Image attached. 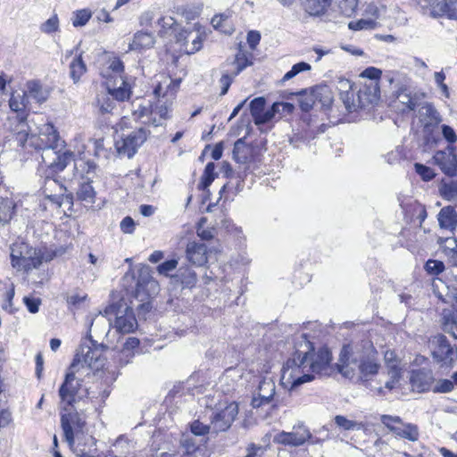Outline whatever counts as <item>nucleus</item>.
<instances>
[{"label":"nucleus","mask_w":457,"mask_h":457,"mask_svg":"<svg viewBox=\"0 0 457 457\" xmlns=\"http://www.w3.org/2000/svg\"><path fill=\"white\" fill-rule=\"evenodd\" d=\"M12 129L21 145L28 144L43 151L42 162L44 166L49 169L51 173L62 171L72 160L71 152L64 151L61 153L59 150L62 146L63 141L61 140L52 124H44L40 128L38 135L29 134L28 127L13 128Z\"/></svg>","instance_id":"nucleus-1"},{"label":"nucleus","mask_w":457,"mask_h":457,"mask_svg":"<svg viewBox=\"0 0 457 457\" xmlns=\"http://www.w3.org/2000/svg\"><path fill=\"white\" fill-rule=\"evenodd\" d=\"M104 312V314L100 313L96 315L90 321V331L93 329L96 337L104 336L102 343L97 344L96 340H94L91 334L88 335L92 346H81L78 353L81 354L84 362L91 369L96 370H102L106 362L105 358L103 356L104 349H116L117 345L114 343L113 337H115L114 332L111 333V320L108 318Z\"/></svg>","instance_id":"nucleus-2"},{"label":"nucleus","mask_w":457,"mask_h":457,"mask_svg":"<svg viewBox=\"0 0 457 457\" xmlns=\"http://www.w3.org/2000/svg\"><path fill=\"white\" fill-rule=\"evenodd\" d=\"M301 338L299 347L295 349L293 356L284 363L282 369L281 384L289 391L314 379V375L307 363L312 343L307 339L306 335H302Z\"/></svg>","instance_id":"nucleus-3"},{"label":"nucleus","mask_w":457,"mask_h":457,"mask_svg":"<svg viewBox=\"0 0 457 457\" xmlns=\"http://www.w3.org/2000/svg\"><path fill=\"white\" fill-rule=\"evenodd\" d=\"M88 370L96 371L84 362L81 354L77 353L65 376L64 382L59 389V395L62 403L72 406L77 400L95 397L91 395L89 388L82 384L80 378Z\"/></svg>","instance_id":"nucleus-4"},{"label":"nucleus","mask_w":457,"mask_h":457,"mask_svg":"<svg viewBox=\"0 0 457 457\" xmlns=\"http://www.w3.org/2000/svg\"><path fill=\"white\" fill-rule=\"evenodd\" d=\"M347 347H344L341 353L339 371L345 376H349L348 368L354 370L356 368L360 373L361 378L370 379L378 372L380 364L378 361V352L369 345L361 349H356L350 356H346Z\"/></svg>","instance_id":"nucleus-5"},{"label":"nucleus","mask_w":457,"mask_h":457,"mask_svg":"<svg viewBox=\"0 0 457 457\" xmlns=\"http://www.w3.org/2000/svg\"><path fill=\"white\" fill-rule=\"evenodd\" d=\"M266 100L264 97H256L250 103V112L254 124L259 127L261 132H267L271 129L269 125L273 120H276L277 114L282 112L290 113L294 110V105L289 103L277 102L269 109L265 108Z\"/></svg>","instance_id":"nucleus-6"},{"label":"nucleus","mask_w":457,"mask_h":457,"mask_svg":"<svg viewBox=\"0 0 457 457\" xmlns=\"http://www.w3.org/2000/svg\"><path fill=\"white\" fill-rule=\"evenodd\" d=\"M106 315H114V327L116 334H127L133 332L137 326L132 307H129L126 302L120 301L112 303L104 309Z\"/></svg>","instance_id":"nucleus-7"},{"label":"nucleus","mask_w":457,"mask_h":457,"mask_svg":"<svg viewBox=\"0 0 457 457\" xmlns=\"http://www.w3.org/2000/svg\"><path fill=\"white\" fill-rule=\"evenodd\" d=\"M42 192L45 199L48 201L51 207L59 209L62 205L67 204L70 207L73 204V197L71 194H67L66 187L56 179L47 175L45 179Z\"/></svg>","instance_id":"nucleus-8"},{"label":"nucleus","mask_w":457,"mask_h":457,"mask_svg":"<svg viewBox=\"0 0 457 457\" xmlns=\"http://www.w3.org/2000/svg\"><path fill=\"white\" fill-rule=\"evenodd\" d=\"M150 131L145 128H139L131 131L124 137L117 140L115 143L116 149L120 155L131 158L137 153V149L145 142Z\"/></svg>","instance_id":"nucleus-9"},{"label":"nucleus","mask_w":457,"mask_h":457,"mask_svg":"<svg viewBox=\"0 0 457 457\" xmlns=\"http://www.w3.org/2000/svg\"><path fill=\"white\" fill-rule=\"evenodd\" d=\"M381 422L396 436L415 442L420 437V430L417 425L404 423L398 416L382 415Z\"/></svg>","instance_id":"nucleus-10"},{"label":"nucleus","mask_w":457,"mask_h":457,"mask_svg":"<svg viewBox=\"0 0 457 457\" xmlns=\"http://www.w3.org/2000/svg\"><path fill=\"white\" fill-rule=\"evenodd\" d=\"M433 359L442 366L452 365L455 351L445 335L434 336L429 341Z\"/></svg>","instance_id":"nucleus-11"},{"label":"nucleus","mask_w":457,"mask_h":457,"mask_svg":"<svg viewBox=\"0 0 457 457\" xmlns=\"http://www.w3.org/2000/svg\"><path fill=\"white\" fill-rule=\"evenodd\" d=\"M422 9H429L433 18L446 16L457 21V0H415Z\"/></svg>","instance_id":"nucleus-12"},{"label":"nucleus","mask_w":457,"mask_h":457,"mask_svg":"<svg viewBox=\"0 0 457 457\" xmlns=\"http://www.w3.org/2000/svg\"><path fill=\"white\" fill-rule=\"evenodd\" d=\"M106 78V87L109 95L117 101H126L131 96V84L128 80L126 75L112 76L110 74H104Z\"/></svg>","instance_id":"nucleus-13"},{"label":"nucleus","mask_w":457,"mask_h":457,"mask_svg":"<svg viewBox=\"0 0 457 457\" xmlns=\"http://www.w3.org/2000/svg\"><path fill=\"white\" fill-rule=\"evenodd\" d=\"M61 426L66 442L70 446H72L75 436L79 437V434L83 433L85 421L79 417L78 412L62 413L61 416Z\"/></svg>","instance_id":"nucleus-14"},{"label":"nucleus","mask_w":457,"mask_h":457,"mask_svg":"<svg viewBox=\"0 0 457 457\" xmlns=\"http://www.w3.org/2000/svg\"><path fill=\"white\" fill-rule=\"evenodd\" d=\"M311 437L310 430L303 424H299L291 432L281 431L277 434L275 441L280 445L296 447L303 445Z\"/></svg>","instance_id":"nucleus-15"},{"label":"nucleus","mask_w":457,"mask_h":457,"mask_svg":"<svg viewBox=\"0 0 457 457\" xmlns=\"http://www.w3.org/2000/svg\"><path fill=\"white\" fill-rule=\"evenodd\" d=\"M238 414V406L236 403H230L220 410L212 420V428L214 433L226 431L230 428Z\"/></svg>","instance_id":"nucleus-16"},{"label":"nucleus","mask_w":457,"mask_h":457,"mask_svg":"<svg viewBox=\"0 0 457 457\" xmlns=\"http://www.w3.org/2000/svg\"><path fill=\"white\" fill-rule=\"evenodd\" d=\"M433 162L441 170L448 175L454 176L457 170V158L454 146H447L445 150L436 152Z\"/></svg>","instance_id":"nucleus-17"},{"label":"nucleus","mask_w":457,"mask_h":457,"mask_svg":"<svg viewBox=\"0 0 457 457\" xmlns=\"http://www.w3.org/2000/svg\"><path fill=\"white\" fill-rule=\"evenodd\" d=\"M29 104V100L25 91L13 92L9 100V106L12 112H16L15 120L18 121L16 128L28 127L26 120Z\"/></svg>","instance_id":"nucleus-18"},{"label":"nucleus","mask_w":457,"mask_h":457,"mask_svg":"<svg viewBox=\"0 0 457 457\" xmlns=\"http://www.w3.org/2000/svg\"><path fill=\"white\" fill-rule=\"evenodd\" d=\"M276 392L275 382L271 378H263L260 381L257 394L253 397L252 406L260 408L274 401Z\"/></svg>","instance_id":"nucleus-19"},{"label":"nucleus","mask_w":457,"mask_h":457,"mask_svg":"<svg viewBox=\"0 0 457 457\" xmlns=\"http://www.w3.org/2000/svg\"><path fill=\"white\" fill-rule=\"evenodd\" d=\"M320 95H325V103L329 102L328 96V87L327 86H318L310 91L303 90L299 94V106L302 111L309 112L317 102L318 96Z\"/></svg>","instance_id":"nucleus-20"},{"label":"nucleus","mask_w":457,"mask_h":457,"mask_svg":"<svg viewBox=\"0 0 457 457\" xmlns=\"http://www.w3.org/2000/svg\"><path fill=\"white\" fill-rule=\"evenodd\" d=\"M331 361V353L328 348L322 347L317 353H313V346L309 351L308 364L312 374H320L327 370Z\"/></svg>","instance_id":"nucleus-21"},{"label":"nucleus","mask_w":457,"mask_h":457,"mask_svg":"<svg viewBox=\"0 0 457 457\" xmlns=\"http://www.w3.org/2000/svg\"><path fill=\"white\" fill-rule=\"evenodd\" d=\"M357 96L361 108H365L369 104H376L380 97L378 82L375 80L365 82L359 89Z\"/></svg>","instance_id":"nucleus-22"},{"label":"nucleus","mask_w":457,"mask_h":457,"mask_svg":"<svg viewBox=\"0 0 457 457\" xmlns=\"http://www.w3.org/2000/svg\"><path fill=\"white\" fill-rule=\"evenodd\" d=\"M179 445L183 449L182 457H210L205 446L200 445L196 440L188 434H183Z\"/></svg>","instance_id":"nucleus-23"},{"label":"nucleus","mask_w":457,"mask_h":457,"mask_svg":"<svg viewBox=\"0 0 457 457\" xmlns=\"http://www.w3.org/2000/svg\"><path fill=\"white\" fill-rule=\"evenodd\" d=\"M186 256L188 262L196 266H203L208 261L206 245L201 242H188L186 248Z\"/></svg>","instance_id":"nucleus-24"},{"label":"nucleus","mask_w":457,"mask_h":457,"mask_svg":"<svg viewBox=\"0 0 457 457\" xmlns=\"http://www.w3.org/2000/svg\"><path fill=\"white\" fill-rule=\"evenodd\" d=\"M169 111L170 106L166 101L158 99L154 105L151 104V117L146 120H143V124L154 127L162 126L163 121L169 118Z\"/></svg>","instance_id":"nucleus-25"},{"label":"nucleus","mask_w":457,"mask_h":457,"mask_svg":"<svg viewBox=\"0 0 457 457\" xmlns=\"http://www.w3.org/2000/svg\"><path fill=\"white\" fill-rule=\"evenodd\" d=\"M433 381V374L429 370L420 369L414 370L411 376V386L418 392H425L429 390Z\"/></svg>","instance_id":"nucleus-26"},{"label":"nucleus","mask_w":457,"mask_h":457,"mask_svg":"<svg viewBox=\"0 0 457 457\" xmlns=\"http://www.w3.org/2000/svg\"><path fill=\"white\" fill-rule=\"evenodd\" d=\"M28 99L35 100L37 104L45 103L49 96L50 89L47 87H44L40 82L37 80H29L26 83V90Z\"/></svg>","instance_id":"nucleus-27"},{"label":"nucleus","mask_w":457,"mask_h":457,"mask_svg":"<svg viewBox=\"0 0 457 457\" xmlns=\"http://www.w3.org/2000/svg\"><path fill=\"white\" fill-rule=\"evenodd\" d=\"M131 113L135 120H148L151 117V102L146 99L139 98L131 103Z\"/></svg>","instance_id":"nucleus-28"},{"label":"nucleus","mask_w":457,"mask_h":457,"mask_svg":"<svg viewBox=\"0 0 457 457\" xmlns=\"http://www.w3.org/2000/svg\"><path fill=\"white\" fill-rule=\"evenodd\" d=\"M441 228L453 230L457 226V213L453 207L446 206L440 210L437 215Z\"/></svg>","instance_id":"nucleus-29"},{"label":"nucleus","mask_w":457,"mask_h":457,"mask_svg":"<svg viewBox=\"0 0 457 457\" xmlns=\"http://www.w3.org/2000/svg\"><path fill=\"white\" fill-rule=\"evenodd\" d=\"M154 37L151 33L139 31L134 35L132 42L129 46L130 51L145 50L153 47Z\"/></svg>","instance_id":"nucleus-30"},{"label":"nucleus","mask_w":457,"mask_h":457,"mask_svg":"<svg viewBox=\"0 0 457 457\" xmlns=\"http://www.w3.org/2000/svg\"><path fill=\"white\" fill-rule=\"evenodd\" d=\"M420 117L421 120L425 121V126H431L438 124L442 119L439 112L433 106V104L429 103H425L420 106L419 110Z\"/></svg>","instance_id":"nucleus-31"},{"label":"nucleus","mask_w":457,"mask_h":457,"mask_svg":"<svg viewBox=\"0 0 457 457\" xmlns=\"http://www.w3.org/2000/svg\"><path fill=\"white\" fill-rule=\"evenodd\" d=\"M30 249L31 252L29 253L26 252L25 254L22 255L15 269L29 271L37 268L42 263V258L37 254V251L33 248Z\"/></svg>","instance_id":"nucleus-32"},{"label":"nucleus","mask_w":457,"mask_h":457,"mask_svg":"<svg viewBox=\"0 0 457 457\" xmlns=\"http://www.w3.org/2000/svg\"><path fill=\"white\" fill-rule=\"evenodd\" d=\"M101 74L103 77L104 74H110L115 77L125 75L122 61L115 55H108L105 62V68L101 71Z\"/></svg>","instance_id":"nucleus-33"},{"label":"nucleus","mask_w":457,"mask_h":457,"mask_svg":"<svg viewBox=\"0 0 457 457\" xmlns=\"http://www.w3.org/2000/svg\"><path fill=\"white\" fill-rule=\"evenodd\" d=\"M397 99L408 110L413 111L420 105L421 96L417 94L411 95L407 89H401L398 92Z\"/></svg>","instance_id":"nucleus-34"},{"label":"nucleus","mask_w":457,"mask_h":457,"mask_svg":"<svg viewBox=\"0 0 457 457\" xmlns=\"http://www.w3.org/2000/svg\"><path fill=\"white\" fill-rule=\"evenodd\" d=\"M441 248L452 267H457V241L453 238H445Z\"/></svg>","instance_id":"nucleus-35"},{"label":"nucleus","mask_w":457,"mask_h":457,"mask_svg":"<svg viewBox=\"0 0 457 457\" xmlns=\"http://www.w3.org/2000/svg\"><path fill=\"white\" fill-rule=\"evenodd\" d=\"M251 149L247 146L243 139L236 141L233 148V156L237 162L246 163L251 156Z\"/></svg>","instance_id":"nucleus-36"},{"label":"nucleus","mask_w":457,"mask_h":457,"mask_svg":"<svg viewBox=\"0 0 457 457\" xmlns=\"http://www.w3.org/2000/svg\"><path fill=\"white\" fill-rule=\"evenodd\" d=\"M87 71V66L82 59V54L77 55L70 64V75L74 83L79 82L81 76Z\"/></svg>","instance_id":"nucleus-37"},{"label":"nucleus","mask_w":457,"mask_h":457,"mask_svg":"<svg viewBox=\"0 0 457 457\" xmlns=\"http://www.w3.org/2000/svg\"><path fill=\"white\" fill-rule=\"evenodd\" d=\"M443 329L457 339V310L444 313Z\"/></svg>","instance_id":"nucleus-38"},{"label":"nucleus","mask_w":457,"mask_h":457,"mask_svg":"<svg viewBox=\"0 0 457 457\" xmlns=\"http://www.w3.org/2000/svg\"><path fill=\"white\" fill-rule=\"evenodd\" d=\"M345 85L348 86L349 90L341 91L340 99L348 112L356 111L358 108H361L358 96L355 98V93L351 89V86L348 82H346Z\"/></svg>","instance_id":"nucleus-39"},{"label":"nucleus","mask_w":457,"mask_h":457,"mask_svg":"<svg viewBox=\"0 0 457 457\" xmlns=\"http://www.w3.org/2000/svg\"><path fill=\"white\" fill-rule=\"evenodd\" d=\"M330 0H305L303 6L305 11L313 16L322 14L328 6Z\"/></svg>","instance_id":"nucleus-40"},{"label":"nucleus","mask_w":457,"mask_h":457,"mask_svg":"<svg viewBox=\"0 0 457 457\" xmlns=\"http://www.w3.org/2000/svg\"><path fill=\"white\" fill-rule=\"evenodd\" d=\"M108 93H101L98 94L96 96V106L99 109V112L102 114L111 113L113 109L115 108L116 104L113 100Z\"/></svg>","instance_id":"nucleus-41"},{"label":"nucleus","mask_w":457,"mask_h":457,"mask_svg":"<svg viewBox=\"0 0 457 457\" xmlns=\"http://www.w3.org/2000/svg\"><path fill=\"white\" fill-rule=\"evenodd\" d=\"M252 62L249 59V56L242 50H239L236 54L235 60L232 62L231 65L234 69L231 71L233 76L236 77L243 70H245L247 66L251 65Z\"/></svg>","instance_id":"nucleus-42"},{"label":"nucleus","mask_w":457,"mask_h":457,"mask_svg":"<svg viewBox=\"0 0 457 457\" xmlns=\"http://www.w3.org/2000/svg\"><path fill=\"white\" fill-rule=\"evenodd\" d=\"M176 277L185 287H193L196 283V274L189 268H179Z\"/></svg>","instance_id":"nucleus-43"},{"label":"nucleus","mask_w":457,"mask_h":457,"mask_svg":"<svg viewBox=\"0 0 457 457\" xmlns=\"http://www.w3.org/2000/svg\"><path fill=\"white\" fill-rule=\"evenodd\" d=\"M78 198L88 204L95 203L96 192L91 183L87 181L80 184L77 192Z\"/></svg>","instance_id":"nucleus-44"},{"label":"nucleus","mask_w":457,"mask_h":457,"mask_svg":"<svg viewBox=\"0 0 457 457\" xmlns=\"http://www.w3.org/2000/svg\"><path fill=\"white\" fill-rule=\"evenodd\" d=\"M14 204L9 198L1 199L0 201V222L7 223L12 217L14 212Z\"/></svg>","instance_id":"nucleus-45"},{"label":"nucleus","mask_w":457,"mask_h":457,"mask_svg":"<svg viewBox=\"0 0 457 457\" xmlns=\"http://www.w3.org/2000/svg\"><path fill=\"white\" fill-rule=\"evenodd\" d=\"M334 420L336 425L344 430H361L364 428L362 422L348 420L343 415H337Z\"/></svg>","instance_id":"nucleus-46"},{"label":"nucleus","mask_w":457,"mask_h":457,"mask_svg":"<svg viewBox=\"0 0 457 457\" xmlns=\"http://www.w3.org/2000/svg\"><path fill=\"white\" fill-rule=\"evenodd\" d=\"M214 170L215 165L213 162H209L206 164L201 179V182L198 186L199 189L205 190L210 187L216 177Z\"/></svg>","instance_id":"nucleus-47"},{"label":"nucleus","mask_w":457,"mask_h":457,"mask_svg":"<svg viewBox=\"0 0 457 457\" xmlns=\"http://www.w3.org/2000/svg\"><path fill=\"white\" fill-rule=\"evenodd\" d=\"M185 46L187 54H194L202 47V37L198 33H187L186 37Z\"/></svg>","instance_id":"nucleus-48"},{"label":"nucleus","mask_w":457,"mask_h":457,"mask_svg":"<svg viewBox=\"0 0 457 457\" xmlns=\"http://www.w3.org/2000/svg\"><path fill=\"white\" fill-rule=\"evenodd\" d=\"M440 195L449 201H457V181L443 183L439 187Z\"/></svg>","instance_id":"nucleus-49"},{"label":"nucleus","mask_w":457,"mask_h":457,"mask_svg":"<svg viewBox=\"0 0 457 457\" xmlns=\"http://www.w3.org/2000/svg\"><path fill=\"white\" fill-rule=\"evenodd\" d=\"M340 13L345 17H351L356 12L358 0H336Z\"/></svg>","instance_id":"nucleus-50"},{"label":"nucleus","mask_w":457,"mask_h":457,"mask_svg":"<svg viewBox=\"0 0 457 457\" xmlns=\"http://www.w3.org/2000/svg\"><path fill=\"white\" fill-rule=\"evenodd\" d=\"M11 250V260L13 268L17 267L20 259H21L22 255H24L26 252L27 253H29L31 252V249H29V245L26 244L14 245L12 247Z\"/></svg>","instance_id":"nucleus-51"},{"label":"nucleus","mask_w":457,"mask_h":457,"mask_svg":"<svg viewBox=\"0 0 457 457\" xmlns=\"http://www.w3.org/2000/svg\"><path fill=\"white\" fill-rule=\"evenodd\" d=\"M91 18L90 11L87 9H81L73 13L71 18L72 25L74 27L85 26L89 19Z\"/></svg>","instance_id":"nucleus-52"},{"label":"nucleus","mask_w":457,"mask_h":457,"mask_svg":"<svg viewBox=\"0 0 457 457\" xmlns=\"http://www.w3.org/2000/svg\"><path fill=\"white\" fill-rule=\"evenodd\" d=\"M312 69L311 65L305 62H300L293 65L291 70L287 71L282 78V81H287L303 71H307Z\"/></svg>","instance_id":"nucleus-53"},{"label":"nucleus","mask_w":457,"mask_h":457,"mask_svg":"<svg viewBox=\"0 0 457 457\" xmlns=\"http://www.w3.org/2000/svg\"><path fill=\"white\" fill-rule=\"evenodd\" d=\"M59 29V18L54 13L49 19L40 25V30L46 34H52Z\"/></svg>","instance_id":"nucleus-54"},{"label":"nucleus","mask_w":457,"mask_h":457,"mask_svg":"<svg viewBox=\"0 0 457 457\" xmlns=\"http://www.w3.org/2000/svg\"><path fill=\"white\" fill-rule=\"evenodd\" d=\"M377 26V22L372 19H361L357 21H351L348 24L350 29L361 30V29H373Z\"/></svg>","instance_id":"nucleus-55"},{"label":"nucleus","mask_w":457,"mask_h":457,"mask_svg":"<svg viewBox=\"0 0 457 457\" xmlns=\"http://www.w3.org/2000/svg\"><path fill=\"white\" fill-rule=\"evenodd\" d=\"M189 428L190 432L196 436H206L212 429L211 426L205 425L198 420L190 423Z\"/></svg>","instance_id":"nucleus-56"},{"label":"nucleus","mask_w":457,"mask_h":457,"mask_svg":"<svg viewBox=\"0 0 457 457\" xmlns=\"http://www.w3.org/2000/svg\"><path fill=\"white\" fill-rule=\"evenodd\" d=\"M445 268L444 262L438 260L430 259L425 264V270L430 275H439Z\"/></svg>","instance_id":"nucleus-57"},{"label":"nucleus","mask_w":457,"mask_h":457,"mask_svg":"<svg viewBox=\"0 0 457 457\" xmlns=\"http://www.w3.org/2000/svg\"><path fill=\"white\" fill-rule=\"evenodd\" d=\"M441 133L444 139L448 143V146H453L457 142V134L453 128L449 125H441Z\"/></svg>","instance_id":"nucleus-58"},{"label":"nucleus","mask_w":457,"mask_h":457,"mask_svg":"<svg viewBox=\"0 0 457 457\" xmlns=\"http://www.w3.org/2000/svg\"><path fill=\"white\" fill-rule=\"evenodd\" d=\"M228 21V15L225 13L217 14L212 19V25L213 26L214 29H220L224 33H228L229 32L228 29L226 28Z\"/></svg>","instance_id":"nucleus-59"},{"label":"nucleus","mask_w":457,"mask_h":457,"mask_svg":"<svg viewBox=\"0 0 457 457\" xmlns=\"http://www.w3.org/2000/svg\"><path fill=\"white\" fill-rule=\"evenodd\" d=\"M414 168H415V171L421 177V179L424 181L431 180L432 179H434V177L436 175L434 170L431 168H429L426 165H423L421 163H415Z\"/></svg>","instance_id":"nucleus-60"},{"label":"nucleus","mask_w":457,"mask_h":457,"mask_svg":"<svg viewBox=\"0 0 457 457\" xmlns=\"http://www.w3.org/2000/svg\"><path fill=\"white\" fill-rule=\"evenodd\" d=\"M445 284L448 288H452L457 295V267H452L445 274Z\"/></svg>","instance_id":"nucleus-61"},{"label":"nucleus","mask_w":457,"mask_h":457,"mask_svg":"<svg viewBox=\"0 0 457 457\" xmlns=\"http://www.w3.org/2000/svg\"><path fill=\"white\" fill-rule=\"evenodd\" d=\"M139 345V340L136 337H129L126 342L123 344L122 354L126 355V357H132V351L137 348Z\"/></svg>","instance_id":"nucleus-62"},{"label":"nucleus","mask_w":457,"mask_h":457,"mask_svg":"<svg viewBox=\"0 0 457 457\" xmlns=\"http://www.w3.org/2000/svg\"><path fill=\"white\" fill-rule=\"evenodd\" d=\"M160 26V33L165 34L169 29H171L173 26L176 24L175 20L171 16H163L158 19L157 21Z\"/></svg>","instance_id":"nucleus-63"},{"label":"nucleus","mask_w":457,"mask_h":457,"mask_svg":"<svg viewBox=\"0 0 457 457\" xmlns=\"http://www.w3.org/2000/svg\"><path fill=\"white\" fill-rule=\"evenodd\" d=\"M246 455L245 457H263L265 448L262 445L250 444L246 447Z\"/></svg>","instance_id":"nucleus-64"}]
</instances>
